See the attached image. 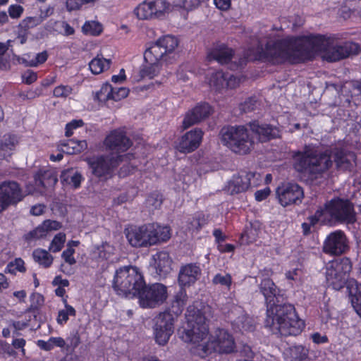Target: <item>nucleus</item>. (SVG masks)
I'll return each mask as SVG.
<instances>
[{
	"instance_id": "f257e3e1",
	"label": "nucleus",
	"mask_w": 361,
	"mask_h": 361,
	"mask_svg": "<svg viewBox=\"0 0 361 361\" xmlns=\"http://www.w3.org/2000/svg\"><path fill=\"white\" fill-rule=\"evenodd\" d=\"M332 158L336 168L342 171H351L355 165V154L341 149L316 154L305 152L299 154L294 163L295 169L308 180L313 181L322 176L333 165Z\"/></svg>"
},
{
	"instance_id": "f03ea898",
	"label": "nucleus",
	"mask_w": 361,
	"mask_h": 361,
	"mask_svg": "<svg viewBox=\"0 0 361 361\" xmlns=\"http://www.w3.org/2000/svg\"><path fill=\"white\" fill-rule=\"evenodd\" d=\"M331 40L332 37L322 35L278 40L272 44V61L279 59L295 63L312 60L316 52L325 55Z\"/></svg>"
},
{
	"instance_id": "7ed1b4c3",
	"label": "nucleus",
	"mask_w": 361,
	"mask_h": 361,
	"mask_svg": "<svg viewBox=\"0 0 361 361\" xmlns=\"http://www.w3.org/2000/svg\"><path fill=\"white\" fill-rule=\"evenodd\" d=\"M272 326H275L281 336H296L305 328L293 305L289 303L277 304L272 299Z\"/></svg>"
},
{
	"instance_id": "20e7f679",
	"label": "nucleus",
	"mask_w": 361,
	"mask_h": 361,
	"mask_svg": "<svg viewBox=\"0 0 361 361\" xmlns=\"http://www.w3.org/2000/svg\"><path fill=\"white\" fill-rule=\"evenodd\" d=\"M185 317L186 326L180 331L181 340L194 344L203 341L209 334V324L204 312L194 306H189Z\"/></svg>"
},
{
	"instance_id": "39448f33",
	"label": "nucleus",
	"mask_w": 361,
	"mask_h": 361,
	"mask_svg": "<svg viewBox=\"0 0 361 361\" xmlns=\"http://www.w3.org/2000/svg\"><path fill=\"white\" fill-rule=\"evenodd\" d=\"M144 276L135 267H124L117 269L113 281V288L121 296H136L144 284Z\"/></svg>"
},
{
	"instance_id": "423d86ee",
	"label": "nucleus",
	"mask_w": 361,
	"mask_h": 361,
	"mask_svg": "<svg viewBox=\"0 0 361 361\" xmlns=\"http://www.w3.org/2000/svg\"><path fill=\"white\" fill-rule=\"evenodd\" d=\"M219 135L223 145L235 154H247L253 148L254 142L243 126H224Z\"/></svg>"
},
{
	"instance_id": "0eeeda50",
	"label": "nucleus",
	"mask_w": 361,
	"mask_h": 361,
	"mask_svg": "<svg viewBox=\"0 0 361 361\" xmlns=\"http://www.w3.org/2000/svg\"><path fill=\"white\" fill-rule=\"evenodd\" d=\"M235 343L233 335L224 329H217L214 336H212L206 343L196 348L197 354L202 358L213 352L229 354L235 352Z\"/></svg>"
},
{
	"instance_id": "6e6552de",
	"label": "nucleus",
	"mask_w": 361,
	"mask_h": 361,
	"mask_svg": "<svg viewBox=\"0 0 361 361\" xmlns=\"http://www.w3.org/2000/svg\"><path fill=\"white\" fill-rule=\"evenodd\" d=\"M179 41L177 37L171 35H166L159 37L144 53L145 61L157 62L160 64L170 62V55L173 54L178 47Z\"/></svg>"
},
{
	"instance_id": "1a4fd4ad",
	"label": "nucleus",
	"mask_w": 361,
	"mask_h": 361,
	"mask_svg": "<svg viewBox=\"0 0 361 361\" xmlns=\"http://www.w3.org/2000/svg\"><path fill=\"white\" fill-rule=\"evenodd\" d=\"M322 208L324 219L327 220L329 224L353 223L355 221L353 205L348 200L334 198L327 201Z\"/></svg>"
},
{
	"instance_id": "9d476101",
	"label": "nucleus",
	"mask_w": 361,
	"mask_h": 361,
	"mask_svg": "<svg viewBox=\"0 0 361 361\" xmlns=\"http://www.w3.org/2000/svg\"><path fill=\"white\" fill-rule=\"evenodd\" d=\"M352 269L350 259L344 257L328 262L326 266V279L329 286L340 290L346 284Z\"/></svg>"
},
{
	"instance_id": "9b49d317",
	"label": "nucleus",
	"mask_w": 361,
	"mask_h": 361,
	"mask_svg": "<svg viewBox=\"0 0 361 361\" xmlns=\"http://www.w3.org/2000/svg\"><path fill=\"white\" fill-rule=\"evenodd\" d=\"M122 161V155L101 154L89 158L87 164L92 175L99 179L106 180L112 177Z\"/></svg>"
},
{
	"instance_id": "f8f14e48",
	"label": "nucleus",
	"mask_w": 361,
	"mask_h": 361,
	"mask_svg": "<svg viewBox=\"0 0 361 361\" xmlns=\"http://www.w3.org/2000/svg\"><path fill=\"white\" fill-rule=\"evenodd\" d=\"M137 297L142 308H155L165 302L168 298L167 287L160 283L147 285L145 281Z\"/></svg>"
},
{
	"instance_id": "ddd939ff",
	"label": "nucleus",
	"mask_w": 361,
	"mask_h": 361,
	"mask_svg": "<svg viewBox=\"0 0 361 361\" xmlns=\"http://www.w3.org/2000/svg\"><path fill=\"white\" fill-rule=\"evenodd\" d=\"M154 336L155 342L161 346L165 345L174 332L175 317L167 311L160 312L155 317Z\"/></svg>"
},
{
	"instance_id": "4468645a",
	"label": "nucleus",
	"mask_w": 361,
	"mask_h": 361,
	"mask_svg": "<svg viewBox=\"0 0 361 361\" xmlns=\"http://www.w3.org/2000/svg\"><path fill=\"white\" fill-rule=\"evenodd\" d=\"M106 149L115 156L127 152L133 145V141L127 136L125 128H118L109 132L104 140Z\"/></svg>"
},
{
	"instance_id": "2eb2a0df",
	"label": "nucleus",
	"mask_w": 361,
	"mask_h": 361,
	"mask_svg": "<svg viewBox=\"0 0 361 361\" xmlns=\"http://www.w3.org/2000/svg\"><path fill=\"white\" fill-rule=\"evenodd\" d=\"M24 198L20 184L16 181H4L0 184V213L10 206H16Z\"/></svg>"
},
{
	"instance_id": "dca6fc26",
	"label": "nucleus",
	"mask_w": 361,
	"mask_h": 361,
	"mask_svg": "<svg viewBox=\"0 0 361 361\" xmlns=\"http://www.w3.org/2000/svg\"><path fill=\"white\" fill-rule=\"evenodd\" d=\"M151 224L142 226L128 225L124 229L125 236L128 243L133 247H146L150 245V241L155 240L149 237L152 233Z\"/></svg>"
},
{
	"instance_id": "f3484780",
	"label": "nucleus",
	"mask_w": 361,
	"mask_h": 361,
	"mask_svg": "<svg viewBox=\"0 0 361 361\" xmlns=\"http://www.w3.org/2000/svg\"><path fill=\"white\" fill-rule=\"evenodd\" d=\"M169 7L166 0H145L135 8L134 13L140 20H149L160 17Z\"/></svg>"
},
{
	"instance_id": "a211bd4d",
	"label": "nucleus",
	"mask_w": 361,
	"mask_h": 361,
	"mask_svg": "<svg viewBox=\"0 0 361 361\" xmlns=\"http://www.w3.org/2000/svg\"><path fill=\"white\" fill-rule=\"evenodd\" d=\"M360 50V45L353 42H346L343 44H335L334 39L330 43L323 58L328 61L334 62L347 58L351 55L358 54Z\"/></svg>"
},
{
	"instance_id": "6ab92c4d",
	"label": "nucleus",
	"mask_w": 361,
	"mask_h": 361,
	"mask_svg": "<svg viewBox=\"0 0 361 361\" xmlns=\"http://www.w3.org/2000/svg\"><path fill=\"white\" fill-rule=\"evenodd\" d=\"M348 250V239L344 232L340 230L329 233L322 247L324 253L336 256L345 253Z\"/></svg>"
},
{
	"instance_id": "aec40b11",
	"label": "nucleus",
	"mask_w": 361,
	"mask_h": 361,
	"mask_svg": "<svg viewBox=\"0 0 361 361\" xmlns=\"http://www.w3.org/2000/svg\"><path fill=\"white\" fill-rule=\"evenodd\" d=\"M204 132L200 128H195L183 135L176 144V149L183 154L195 151L201 145Z\"/></svg>"
},
{
	"instance_id": "412c9836",
	"label": "nucleus",
	"mask_w": 361,
	"mask_h": 361,
	"mask_svg": "<svg viewBox=\"0 0 361 361\" xmlns=\"http://www.w3.org/2000/svg\"><path fill=\"white\" fill-rule=\"evenodd\" d=\"M207 78L209 86L218 92L224 89H235L240 84L238 77L221 70L212 71Z\"/></svg>"
},
{
	"instance_id": "4be33fe9",
	"label": "nucleus",
	"mask_w": 361,
	"mask_h": 361,
	"mask_svg": "<svg viewBox=\"0 0 361 361\" xmlns=\"http://www.w3.org/2000/svg\"><path fill=\"white\" fill-rule=\"evenodd\" d=\"M276 194L279 203L283 207L301 202L304 195L302 188L299 185L290 183L279 187Z\"/></svg>"
},
{
	"instance_id": "5701e85b",
	"label": "nucleus",
	"mask_w": 361,
	"mask_h": 361,
	"mask_svg": "<svg viewBox=\"0 0 361 361\" xmlns=\"http://www.w3.org/2000/svg\"><path fill=\"white\" fill-rule=\"evenodd\" d=\"M271 60V42L268 40L264 49L262 45H258L256 49H250L244 54L243 58H240L238 62L231 64V68L238 70L242 68L248 61H269Z\"/></svg>"
},
{
	"instance_id": "b1692460",
	"label": "nucleus",
	"mask_w": 361,
	"mask_h": 361,
	"mask_svg": "<svg viewBox=\"0 0 361 361\" xmlns=\"http://www.w3.org/2000/svg\"><path fill=\"white\" fill-rule=\"evenodd\" d=\"M212 113V108L207 102L197 103L187 111L182 122V128L186 130L207 118Z\"/></svg>"
},
{
	"instance_id": "393cba45",
	"label": "nucleus",
	"mask_w": 361,
	"mask_h": 361,
	"mask_svg": "<svg viewBox=\"0 0 361 361\" xmlns=\"http://www.w3.org/2000/svg\"><path fill=\"white\" fill-rule=\"evenodd\" d=\"M201 269L197 263H189L181 266L178 277L180 288L193 285L201 275Z\"/></svg>"
},
{
	"instance_id": "a878e982",
	"label": "nucleus",
	"mask_w": 361,
	"mask_h": 361,
	"mask_svg": "<svg viewBox=\"0 0 361 361\" xmlns=\"http://www.w3.org/2000/svg\"><path fill=\"white\" fill-rule=\"evenodd\" d=\"M255 172L241 171L233 175L228 183L231 194H238L246 191L252 185L251 179L255 178Z\"/></svg>"
},
{
	"instance_id": "bb28decb",
	"label": "nucleus",
	"mask_w": 361,
	"mask_h": 361,
	"mask_svg": "<svg viewBox=\"0 0 361 361\" xmlns=\"http://www.w3.org/2000/svg\"><path fill=\"white\" fill-rule=\"evenodd\" d=\"M235 55V50L224 43L215 45L207 53L209 61H216L221 65L229 63Z\"/></svg>"
},
{
	"instance_id": "cd10ccee",
	"label": "nucleus",
	"mask_w": 361,
	"mask_h": 361,
	"mask_svg": "<svg viewBox=\"0 0 361 361\" xmlns=\"http://www.w3.org/2000/svg\"><path fill=\"white\" fill-rule=\"evenodd\" d=\"M35 183L44 191L52 190L58 182L57 176L51 170L39 169L34 176Z\"/></svg>"
},
{
	"instance_id": "c85d7f7f",
	"label": "nucleus",
	"mask_w": 361,
	"mask_h": 361,
	"mask_svg": "<svg viewBox=\"0 0 361 361\" xmlns=\"http://www.w3.org/2000/svg\"><path fill=\"white\" fill-rule=\"evenodd\" d=\"M188 296L185 288H180L171 300L170 307L167 312L173 315L175 319L182 314L187 304Z\"/></svg>"
},
{
	"instance_id": "c756f323",
	"label": "nucleus",
	"mask_w": 361,
	"mask_h": 361,
	"mask_svg": "<svg viewBox=\"0 0 361 361\" xmlns=\"http://www.w3.org/2000/svg\"><path fill=\"white\" fill-rule=\"evenodd\" d=\"M250 130L261 142L271 140V126L269 124H260L258 121H253L249 124Z\"/></svg>"
},
{
	"instance_id": "7c9ffc66",
	"label": "nucleus",
	"mask_w": 361,
	"mask_h": 361,
	"mask_svg": "<svg viewBox=\"0 0 361 361\" xmlns=\"http://www.w3.org/2000/svg\"><path fill=\"white\" fill-rule=\"evenodd\" d=\"M152 233H149V237L155 240L150 241V245H155L160 242H166L171 238V228L169 226H155L151 224Z\"/></svg>"
},
{
	"instance_id": "2f4dec72",
	"label": "nucleus",
	"mask_w": 361,
	"mask_h": 361,
	"mask_svg": "<svg viewBox=\"0 0 361 361\" xmlns=\"http://www.w3.org/2000/svg\"><path fill=\"white\" fill-rule=\"evenodd\" d=\"M87 148V142L85 140L69 139L61 145V151L68 154H80Z\"/></svg>"
},
{
	"instance_id": "473e14b6",
	"label": "nucleus",
	"mask_w": 361,
	"mask_h": 361,
	"mask_svg": "<svg viewBox=\"0 0 361 361\" xmlns=\"http://www.w3.org/2000/svg\"><path fill=\"white\" fill-rule=\"evenodd\" d=\"M154 259L157 271L159 275H165L170 271L172 261L167 252H157Z\"/></svg>"
},
{
	"instance_id": "72a5a7b5",
	"label": "nucleus",
	"mask_w": 361,
	"mask_h": 361,
	"mask_svg": "<svg viewBox=\"0 0 361 361\" xmlns=\"http://www.w3.org/2000/svg\"><path fill=\"white\" fill-rule=\"evenodd\" d=\"M67 298L68 295H66V298H63L65 309L60 310L56 317L57 324L60 326H64L68 322L70 316H76L75 309L68 303Z\"/></svg>"
},
{
	"instance_id": "f704fd0d",
	"label": "nucleus",
	"mask_w": 361,
	"mask_h": 361,
	"mask_svg": "<svg viewBox=\"0 0 361 361\" xmlns=\"http://www.w3.org/2000/svg\"><path fill=\"white\" fill-rule=\"evenodd\" d=\"M111 64V59L100 58L98 55L89 63V68L93 74L97 75L109 69Z\"/></svg>"
},
{
	"instance_id": "c9c22d12",
	"label": "nucleus",
	"mask_w": 361,
	"mask_h": 361,
	"mask_svg": "<svg viewBox=\"0 0 361 361\" xmlns=\"http://www.w3.org/2000/svg\"><path fill=\"white\" fill-rule=\"evenodd\" d=\"M259 231L252 224L246 226L240 233L239 242L240 245H247L256 241Z\"/></svg>"
},
{
	"instance_id": "e433bc0d",
	"label": "nucleus",
	"mask_w": 361,
	"mask_h": 361,
	"mask_svg": "<svg viewBox=\"0 0 361 361\" xmlns=\"http://www.w3.org/2000/svg\"><path fill=\"white\" fill-rule=\"evenodd\" d=\"M260 291L264 297L267 305V318L271 317V279L269 277H264L259 285Z\"/></svg>"
},
{
	"instance_id": "4c0bfd02",
	"label": "nucleus",
	"mask_w": 361,
	"mask_h": 361,
	"mask_svg": "<svg viewBox=\"0 0 361 361\" xmlns=\"http://www.w3.org/2000/svg\"><path fill=\"white\" fill-rule=\"evenodd\" d=\"M32 256L35 261L44 268L49 267L53 263V257L45 250L36 249L33 251Z\"/></svg>"
},
{
	"instance_id": "58836bf2",
	"label": "nucleus",
	"mask_w": 361,
	"mask_h": 361,
	"mask_svg": "<svg viewBox=\"0 0 361 361\" xmlns=\"http://www.w3.org/2000/svg\"><path fill=\"white\" fill-rule=\"evenodd\" d=\"M164 197L161 192L158 190L150 192L145 201L147 207L151 210L160 209L163 203Z\"/></svg>"
},
{
	"instance_id": "ea45409f",
	"label": "nucleus",
	"mask_w": 361,
	"mask_h": 361,
	"mask_svg": "<svg viewBox=\"0 0 361 361\" xmlns=\"http://www.w3.org/2000/svg\"><path fill=\"white\" fill-rule=\"evenodd\" d=\"M61 181L68 185H72L74 188H78L83 180L82 175L79 172L66 171L63 172L61 176Z\"/></svg>"
},
{
	"instance_id": "a19ab883",
	"label": "nucleus",
	"mask_w": 361,
	"mask_h": 361,
	"mask_svg": "<svg viewBox=\"0 0 361 361\" xmlns=\"http://www.w3.org/2000/svg\"><path fill=\"white\" fill-rule=\"evenodd\" d=\"M83 34L91 36H99L103 32V25L98 21H86L82 27Z\"/></svg>"
},
{
	"instance_id": "79ce46f5",
	"label": "nucleus",
	"mask_w": 361,
	"mask_h": 361,
	"mask_svg": "<svg viewBox=\"0 0 361 361\" xmlns=\"http://www.w3.org/2000/svg\"><path fill=\"white\" fill-rule=\"evenodd\" d=\"M146 63L147 65L143 66L140 70V75L142 78L152 79L159 74L161 64L151 61H146Z\"/></svg>"
},
{
	"instance_id": "37998d69",
	"label": "nucleus",
	"mask_w": 361,
	"mask_h": 361,
	"mask_svg": "<svg viewBox=\"0 0 361 361\" xmlns=\"http://www.w3.org/2000/svg\"><path fill=\"white\" fill-rule=\"evenodd\" d=\"M112 86L108 82L104 83L100 90L95 93L94 99L100 103H106L111 100Z\"/></svg>"
},
{
	"instance_id": "c03bdc74",
	"label": "nucleus",
	"mask_w": 361,
	"mask_h": 361,
	"mask_svg": "<svg viewBox=\"0 0 361 361\" xmlns=\"http://www.w3.org/2000/svg\"><path fill=\"white\" fill-rule=\"evenodd\" d=\"M18 143V137L14 134H5L1 141V149L4 151L13 150Z\"/></svg>"
},
{
	"instance_id": "a18cd8bd",
	"label": "nucleus",
	"mask_w": 361,
	"mask_h": 361,
	"mask_svg": "<svg viewBox=\"0 0 361 361\" xmlns=\"http://www.w3.org/2000/svg\"><path fill=\"white\" fill-rule=\"evenodd\" d=\"M208 223V219L202 212L195 213L190 222V227L196 231H200Z\"/></svg>"
},
{
	"instance_id": "49530a36",
	"label": "nucleus",
	"mask_w": 361,
	"mask_h": 361,
	"mask_svg": "<svg viewBox=\"0 0 361 361\" xmlns=\"http://www.w3.org/2000/svg\"><path fill=\"white\" fill-rule=\"evenodd\" d=\"M25 262L21 258H16L13 261L10 262L5 268L6 273L16 274L17 271L25 272Z\"/></svg>"
},
{
	"instance_id": "de8ad7c7",
	"label": "nucleus",
	"mask_w": 361,
	"mask_h": 361,
	"mask_svg": "<svg viewBox=\"0 0 361 361\" xmlns=\"http://www.w3.org/2000/svg\"><path fill=\"white\" fill-rule=\"evenodd\" d=\"M289 350L291 361H302L307 356L308 350L302 345H295Z\"/></svg>"
},
{
	"instance_id": "09e8293b",
	"label": "nucleus",
	"mask_w": 361,
	"mask_h": 361,
	"mask_svg": "<svg viewBox=\"0 0 361 361\" xmlns=\"http://www.w3.org/2000/svg\"><path fill=\"white\" fill-rule=\"evenodd\" d=\"M259 105V102L256 96L250 97L240 104L239 109L242 113L253 111Z\"/></svg>"
},
{
	"instance_id": "8fccbe9b",
	"label": "nucleus",
	"mask_w": 361,
	"mask_h": 361,
	"mask_svg": "<svg viewBox=\"0 0 361 361\" xmlns=\"http://www.w3.org/2000/svg\"><path fill=\"white\" fill-rule=\"evenodd\" d=\"M46 236L47 235L43 227L42 226V225H39L35 229L26 233L24 235V240L27 243H30L45 238Z\"/></svg>"
},
{
	"instance_id": "3c124183",
	"label": "nucleus",
	"mask_w": 361,
	"mask_h": 361,
	"mask_svg": "<svg viewBox=\"0 0 361 361\" xmlns=\"http://www.w3.org/2000/svg\"><path fill=\"white\" fill-rule=\"evenodd\" d=\"M212 283L214 285L219 284L230 289L232 284V277L230 274H226L224 276L218 273L213 277Z\"/></svg>"
},
{
	"instance_id": "603ef678",
	"label": "nucleus",
	"mask_w": 361,
	"mask_h": 361,
	"mask_svg": "<svg viewBox=\"0 0 361 361\" xmlns=\"http://www.w3.org/2000/svg\"><path fill=\"white\" fill-rule=\"evenodd\" d=\"M66 241V235L63 233H57L53 238L51 243V247L50 250L53 252H59L62 247H63V245Z\"/></svg>"
},
{
	"instance_id": "864d4df0",
	"label": "nucleus",
	"mask_w": 361,
	"mask_h": 361,
	"mask_svg": "<svg viewBox=\"0 0 361 361\" xmlns=\"http://www.w3.org/2000/svg\"><path fill=\"white\" fill-rule=\"evenodd\" d=\"M41 23V20L39 18L34 16H29L25 18L22 20L19 25L21 28L26 30L27 32H30V30L37 26Z\"/></svg>"
},
{
	"instance_id": "5fc2aeb1",
	"label": "nucleus",
	"mask_w": 361,
	"mask_h": 361,
	"mask_svg": "<svg viewBox=\"0 0 361 361\" xmlns=\"http://www.w3.org/2000/svg\"><path fill=\"white\" fill-rule=\"evenodd\" d=\"M73 92V88L70 85H60L53 90V95L56 98H66Z\"/></svg>"
},
{
	"instance_id": "6e6d98bb",
	"label": "nucleus",
	"mask_w": 361,
	"mask_h": 361,
	"mask_svg": "<svg viewBox=\"0 0 361 361\" xmlns=\"http://www.w3.org/2000/svg\"><path fill=\"white\" fill-rule=\"evenodd\" d=\"M48 59V54L47 51H43L36 54V56L30 60L26 61V66L30 67H37L46 62Z\"/></svg>"
},
{
	"instance_id": "4d7b16f0",
	"label": "nucleus",
	"mask_w": 361,
	"mask_h": 361,
	"mask_svg": "<svg viewBox=\"0 0 361 361\" xmlns=\"http://www.w3.org/2000/svg\"><path fill=\"white\" fill-rule=\"evenodd\" d=\"M42 94V88L37 87L35 90L30 89L25 91H20L18 96L23 100L33 99Z\"/></svg>"
},
{
	"instance_id": "13d9d810",
	"label": "nucleus",
	"mask_w": 361,
	"mask_h": 361,
	"mask_svg": "<svg viewBox=\"0 0 361 361\" xmlns=\"http://www.w3.org/2000/svg\"><path fill=\"white\" fill-rule=\"evenodd\" d=\"M84 121L82 119H73L66 123L65 127V135L70 137L73 134V130L84 126Z\"/></svg>"
},
{
	"instance_id": "bf43d9fd",
	"label": "nucleus",
	"mask_w": 361,
	"mask_h": 361,
	"mask_svg": "<svg viewBox=\"0 0 361 361\" xmlns=\"http://www.w3.org/2000/svg\"><path fill=\"white\" fill-rule=\"evenodd\" d=\"M350 295L351 298V303L354 310L360 316H361V293H357V290L353 293V290L350 289Z\"/></svg>"
},
{
	"instance_id": "052dcab7",
	"label": "nucleus",
	"mask_w": 361,
	"mask_h": 361,
	"mask_svg": "<svg viewBox=\"0 0 361 361\" xmlns=\"http://www.w3.org/2000/svg\"><path fill=\"white\" fill-rule=\"evenodd\" d=\"M129 90L126 87H113L111 100L118 102L128 97Z\"/></svg>"
},
{
	"instance_id": "680f3d73",
	"label": "nucleus",
	"mask_w": 361,
	"mask_h": 361,
	"mask_svg": "<svg viewBox=\"0 0 361 361\" xmlns=\"http://www.w3.org/2000/svg\"><path fill=\"white\" fill-rule=\"evenodd\" d=\"M24 11V8L19 4H11L8 8V16L12 19H18L21 17Z\"/></svg>"
},
{
	"instance_id": "e2e57ef3",
	"label": "nucleus",
	"mask_w": 361,
	"mask_h": 361,
	"mask_svg": "<svg viewBox=\"0 0 361 361\" xmlns=\"http://www.w3.org/2000/svg\"><path fill=\"white\" fill-rule=\"evenodd\" d=\"M272 299L277 304L286 303L285 291L276 288L274 283H272Z\"/></svg>"
},
{
	"instance_id": "0e129e2a",
	"label": "nucleus",
	"mask_w": 361,
	"mask_h": 361,
	"mask_svg": "<svg viewBox=\"0 0 361 361\" xmlns=\"http://www.w3.org/2000/svg\"><path fill=\"white\" fill-rule=\"evenodd\" d=\"M45 231L46 235H47L49 231H57L61 228V224L60 222L55 220H45L41 224Z\"/></svg>"
},
{
	"instance_id": "69168bd1",
	"label": "nucleus",
	"mask_w": 361,
	"mask_h": 361,
	"mask_svg": "<svg viewBox=\"0 0 361 361\" xmlns=\"http://www.w3.org/2000/svg\"><path fill=\"white\" fill-rule=\"evenodd\" d=\"M75 250L71 247H68L63 251L61 257L66 263L69 264L70 265H73L76 263V260L73 256Z\"/></svg>"
},
{
	"instance_id": "338daca9",
	"label": "nucleus",
	"mask_w": 361,
	"mask_h": 361,
	"mask_svg": "<svg viewBox=\"0 0 361 361\" xmlns=\"http://www.w3.org/2000/svg\"><path fill=\"white\" fill-rule=\"evenodd\" d=\"M201 3V0H180V6L189 11L197 8Z\"/></svg>"
},
{
	"instance_id": "774afa93",
	"label": "nucleus",
	"mask_w": 361,
	"mask_h": 361,
	"mask_svg": "<svg viewBox=\"0 0 361 361\" xmlns=\"http://www.w3.org/2000/svg\"><path fill=\"white\" fill-rule=\"evenodd\" d=\"M37 80V73L32 70H27L22 75L23 82L31 85Z\"/></svg>"
}]
</instances>
